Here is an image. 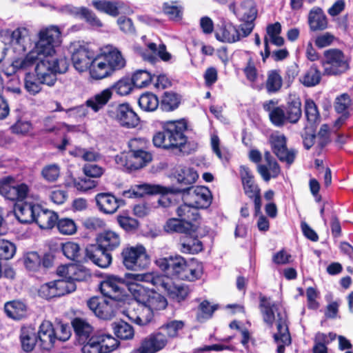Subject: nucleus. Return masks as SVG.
Returning a JSON list of instances; mask_svg holds the SVG:
<instances>
[{
    "label": "nucleus",
    "instance_id": "f257e3e1",
    "mask_svg": "<svg viewBox=\"0 0 353 353\" xmlns=\"http://www.w3.org/2000/svg\"><path fill=\"white\" fill-rule=\"evenodd\" d=\"M61 32L57 26L42 28L38 32V41L34 48L26 54H17L12 58L8 70L10 74L27 72L39 59L41 54H50L54 46L61 43Z\"/></svg>",
    "mask_w": 353,
    "mask_h": 353
},
{
    "label": "nucleus",
    "instance_id": "f03ea898",
    "mask_svg": "<svg viewBox=\"0 0 353 353\" xmlns=\"http://www.w3.org/2000/svg\"><path fill=\"white\" fill-rule=\"evenodd\" d=\"M72 324L79 341L84 343L82 353H110L119 345L118 341L110 334L97 333L90 336L93 327L85 319L75 318Z\"/></svg>",
    "mask_w": 353,
    "mask_h": 353
},
{
    "label": "nucleus",
    "instance_id": "7ed1b4c3",
    "mask_svg": "<svg viewBox=\"0 0 353 353\" xmlns=\"http://www.w3.org/2000/svg\"><path fill=\"white\" fill-rule=\"evenodd\" d=\"M259 308L264 323L272 327L276 321L275 313L277 314V332L274 334V339L277 344V352L283 353L285 346L291 343V338L286 323V315L281 311V305L270 298L263 295L259 296Z\"/></svg>",
    "mask_w": 353,
    "mask_h": 353
},
{
    "label": "nucleus",
    "instance_id": "20e7f679",
    "mask_svg": "<svg viewBox=\"0 0 353 353\" xmlns=\"http://www.w3.org/2000/svg\"><path fill=\"white\" fill-rule=\"evenodd\" d=\"M162 130L156 132L152 138L153 144L157 148L165 150L179 149L182 152H186L190 143L184 132L187 123L183 119L168 121L162 123Z\"/></svg>",
    "mask_w": 353,
    "mask_h": 353
},
{
    "label": "nucleus",
    "instance_id": "39448f33",
    "mask_svg": "<svg viewBox=\"0 0 353 353\" xmlns=\"http://www.w3.org/2000/svg\"><path fill=\"white\" fill-rule=\"evenodd\" d=\"M60 43L54 46L53 52L50 54H41L43 58L36 63L34 72L43 81L45 85L52 86L57 81V73H64L68 68V60L63 57H58L56 54V47Z\"/></svg>",
    "mask_w": 353,
    "mask_h": 353
},
{
    "label": "nucleus",
    "instance_id": "423d86ee",
    "mask_svg": "<svg viewBox=\"0 0 353 353\" xmlns=\"http://www.w3.org/2000/svg\"><path fill=\"white\" fill-rule=\"evenodd\" d=\"M133 87L134 85L130 78H121L110 88H105L90 97L86 101V105L94 112H97L108 103L112 98L113 92H115L120 96H125L132 92Z\"/></svg>",
    "mask_w": 353,
    "mask_h": 353
},
{
    "label": "nucleus",
    "instance_id": "0eeeda50",
    "mask_svg": "<svg viewBox=\"0 0 353 353\" xmlns=\"http://www.w3.org/2000/svg\"><path fill=\"white\" fill-rule=\"evenodd\" d=\"M181 189L174 188H165L159 185H150L143 183L134 186L132 190L125 191L123 195L126 197H141L144 194H161L158 199V204L163 208L169 207L172 201L168 193H181Z\"/></svg>",
    "mask_w": 353,
    "mask_h": 353
},
{
    "label": "nucleus",
    "instance_id": "6e6552de",
    "mask_svg": "<svg viewBox=\"0 0 353 353\" xmlns=\"http://www.w3.org/2000/svg\"><path fill=\"white\" fill-rule=\"evenodd\" d=\"M228 9L242 22L241 26L246 34H250L254 28V21L257 16V9L252 0H243L239 5L235 2L229 4Z\"/></svg>",
    "mask_w": 353,
    "mask_h": 353
},
{
    "label": "nucleus",
    "instance_id": "1a4fd4ad",
    "mask_svg": "<svg viewBox=\"0 0 353 353\" xmlns=\"http://www.w3.org/2000/svg\"><path fill=\"white\" fill-rule=\"evenodd\" d=\"M121 254L123 263L128 270H139L144 269L150 263L145 248L141 245L126 248L123 250Z\"/></svg>",
    "mask_w": 353,
    "mask_h": 353
},
{
    "label": "nucleus",
    "instance_id": "9d476101",
    "mask_svg": "<svg viewBox=\"0 0 353 353\" xmlns=\"http://www.w3.org/2000/svg\"><path fill=\"white\" fill-rule=\"evenodd\" d=\"M324 59L322 65L324 74L326 75H336L345 72L348 68L347 59L343 52L339 49H329L323 53Z\"/></svg>",
    "mask_w": 353,
    "mask_h": 353
},
{
    "label": "nucleus",
    "instance_id": "9b49d317",
    "mask_svg": "<svg viewBox=\"0 0 353 353\" xmlns=\"http://www.w3.org/2000/svg\"><path fill=\"white\" fill-rule=\"evenodd\" d=\"M166 278L167 277H165V276L161 275L157 272L125 274V279L127 284L128 285V289L133 295L134 289H140L142 292L145 291L139 283H144L150 285L159 290H161Z\"/></svg>",
    "mask_w": 353,
    "mask_h": 353
},
{
    "label": "nucleus",
    "instance_id": "f8f14e48",
    "mask_svg": "<svg viewBox=\"0 0 353 353\" xmlns=\"http://www.w3.org/2000/svg\"><path fill=\"white\" fill-rule=\"evenodd\" d=\"M88 307L99 319H112L121 306V303L105 297H92L87 302Z\"/></svg>",
    "mask_w": 353,
    "mask_h": 353
},
{
    "label": "nucleus",
    "instance_id": "ddd939ff",
    "mask_svg": "<svg viewBox=\"0 0 353 353\" xmlns=\"http://www.w3.org/2000/svg\"><path fill=\"white\" fill-rule=\"evenodd\" d=\"M182 198L199 208H207L211 203L212 196L210 190L205 186L188 187L181 189Z\"/></svg>",
    "mask_w": 353,
    "mask_h": 353
},
{
    "label": "nucleus",
    "instance_id": "4468645a",
    "mask_svg": "<svg viewBox=\"0 0 353 353\" xmlns=\"http://www.w3.org/2000/svg\"><path fill=\"white\" fill-rule=\"evenodd\" d=\"M75 290L76 285L72 282L64 279H58L41 285L38 290V294L40 297L48 300L64 296L74 292Z\"/></svg>",
    "mask_w": 353,
    "mask_h": 353
},
{
    "label": "nucleus",
    "instance_id": "2eb2a0df",
    "mask_svg": "<svg viewBox=\"0 0 353 353\" xmlns=\"http://www.w3.org/2000/svg\"><path fill=\"white\" fill-rule=\"evenodd\" d=\"M156 264L165 272L167 278L170 276L179 279H181V274L187 265L185 260L179 255L159 259Z\"/></svg>",
    "mask_w": 353,
    "mask_h": 353
},
{
    "label": "nucleus",
    "instance_id": "dca6fc26",
    "mask_svg": "<svg viewBox=\"0 0 353 353\" xmlns=\"http://www.w3.org/2000/svg\"><path fill=\"white\" fill-rule=\"evenodd\" d=\"M7 33L9 44L14 53L23 54L31 46L30 31L26 28L19 27Z\"/></svg>",
    "mask_w": 353,
    "mask_h": 353
},
{
    "label": "nucleus",
    "instance_id": "f3484780",
    "mask_svg": "<svg viewBox=\"0 0 353 353\" xmlns=\"http://www.w3.org/2000/svg\"><path fill=\"white\" fill-rule=\"evenodd\" d=\"M94 52L87 46L75 44L72 54V61L74 68L80 72L90 69Z\"/></svg>",
    "mask_w": 353,
    "mask_h": 353
},
{
    "label": "nucleus",
    "instance_id": "a211bd4d",
    "mask_svg": "<svg viewBox=\"0 0 353 353\" xmlns=\"http://www.w3.org/2000/svg\"><path fill=\"white\" fill-rule=\"evenodd\" d=\"M270 143L275 155L282 162L291 165L295 159L296 152L288 150L286 145V138L283 134H272L270 137Z\"/></svg>",
    "mask_w": 353,
    "mask_h": 353
},
{
    "label": "nucleus",
    "instance_id": "6ab92c4d",
    "mask_svg": "<svg viewBox=\"0 0 353 353\" xmlns=\"http://www.w3.org/2000/svg\"><path fill=\"white\" fill-rule=\"evenodd\" d=\"M123 283L117 276H109L100 285V290L105 298L121 303L125 299Z\"/></svg>",
    "mask_w": 353,
    "mask_h": 353
},
{
    "label": "nucleus",
    "instance_id": "aec40b11",
    "mask_svg": "<svg viewBox=\"0 0 353 353\" xmlns=\"http://www.w3.org/2000/svg\"><path fill=\"white\" fill-rule=\"evenodd\" d=\"M134 297L136 302L145 304L154 313L165 309L167 306L166 299L153 290L142 292L140 289H134Z\"/></svg>",
    "mask_w": 353,
    "mask_h": 353
},
{
    "label": "nucleus",
    "instance_id": "412c9836",
    "mask_svg": "<svg viewBox=\"0 0 353 353\" xmlns=\"http://www.w3.org/2000/svg\"><path fill=\"white\" fill-rule=\"evenodd\" d=\"M249 34L244 32L243 28L241 25L234 26L231 23L222 24L215 32L217 40L229 43L239 41Z\"/></svg>",
    "mask_w": 353,
    "mask_h": 353
},
{
    "label": "nucleus",
    "instance_id": "4be33fe9",
    "mask_svg": "<svg viewBox=\"0 0 353 353\" xmlns=\"http://www.w3.org/2000/svg\"><path fill=\"white\" fill-rule=\"evenodd\" d=\"M57 274L61 279L72 282L81 281L90 277V274L88 269L80 264H69L58 267Z\"/></svg>",
    "mask_w": 353,
    "mask_h": 353
},
{
    "label": "nucleus",
    "instance_id": "5701e85b",
    "mask_svg": "<svg viewBox=\"0 0 353 353\" xmlns=\"http://www.w3.org/2000/svg\"><path fill=\"white\" fill-rule=\"evenodd\" d=\"M113 114L114 119L123 127L133 128L139 123V117L128 103L117 105Z\"/></svg>",
    "mask_w": 353,
    "mask_h": 353
},
{
    "label": "nucleus",
    "instance_id": "b1692460",
    "mask_svg": "<svg viewBox=\"0 0 353 353\" xmlns=\"http://www.w3.org/2000/svg\"><path fill=\"white\" fill-rule=\"evenodd\" d=\"M118 159L124 161L123 163L124 168L128 171L137 170L145 166L152 159V154L148 150L139 151L137 152L128 153L125 157V159H123V157H117V161Z\"/></svg>",
    "mask_w": 353,
    "mask_h": 353
},
{
    "label": "nucleus",
    "instance_id": "393cba45",
    "mask_svg": "<svg viewBox=\"0 0 353 353\" xmlns=\"http://www.w3.org/2000/svg\"><path fill=\"white\" fill-rule=\"evenodd\" d=\"M23 263L29 271L37 272L50 268L53 263V256L50 254L41 256L37 252H30L24 255Z\"/></svg>",
    "mask_w": 353,
    "mask_h": 353
},
{
    "label": "nucleus",
    "instance_id": "a878e982",
    "mask_svg": "<svg viewBox=\"0 0 353 353\" xmlns=\"http://www.w3.org/2000/svg\"><path fill=\"white\" fill-rule=\"evenodd\" d=\"M281 25L279 22L269 24L266 27V34L264 37L265 52H261L263 60L265 61L271 54L269 43L276 46H282L284 44V39L280 36Z\"/></svg>",
    "mask_w": 353,
    "mask_h": 353
},
{
    "label": "nucleus",
    "instance_id": "bb28decb",
    "mask_svg": "<svg viewBox=\"0 0 353 353\" xmlns=\"http://www.w3.org/2000/svg\"><path fill=\"white\" fill-rule=\"evenodd\" d=\"M137 303V307H134L133 310H125L123 313L128 319L139 325H145L150 323L154 317V312L145 304Z\"/></svg>",
    "mask_w": 353,
    "mask_h": 353
},
{
    "label": "nucleus",
    "instance_id": "cd10ccee",
    "mask_svg": "<svg viewBox=\"0 0 353 353\" xmlns=\"http://www.w3.org/2000/svg\"><path fill=\"white\" fill-rule=\"evenodd\" d=\"M41 348L50 350L56 341L55 330L52 324L48 321H44L39 326L37 335Z\"/></svg>",
    "mask_w": 353,
    "mask_h": 353
},
{
    "label": "nucleus",
    "instance_id": "c85d7f7f",
    "mask_svg": "<svg viewBox=\"0 0 353 353\" xmlns=\"http://www.w3.org/2000/svg\"><path fill=\"white\" fill-rule=\"evenodd\" d=\"M101 54L112 72L119 70L125 65V60L121 52L112 46H105Z\"/></svg>",
    "mask_w": 353,
    "mask_h": 353
},
{
    "label": "nucleus",
    "instance_id": "c756f323",
    "mask_svg": "<svg viewBox=\"0 0 353 353\" xmlns=\"http://www.w3.org/2000/svg\"><path fill=\"white\" fill-rule=\"evenodd\" d=\"M86 256L97 266L105 268L112 263V255L97 245H91L86 249Z\"/></svg>",
    "mask_w": 353,
    "mask_h": 353
},
{
    "label": "nucleus",
    "instance_id": "7c9ffc66",
    "mask_svg": "<svg viewBox=\"0 0 353 353\" xmlns=\"http://www.w3.org/2000/svg\"><path fill=\"white\" fill-rule=\"evenodd\" d=\"M264 158L267 165L259 164L257 168L263 180L268 181L271 178H276L279 174L281 170L279 164L269 151L265 152Z\"/></svg>",
    "mask_w": 353,
    "mask_h": 353
},
{
    "label": "nucleus",
    "instance_id": "2f4dec72",
    "mask_svg": "<svg viewBox=\"0 0 353 353\" xmlns=\"http://www.w3.org/2000/svg\"><path fill=\"white\" fill-rule=\"evenodd\" d=\"M95 201L99 210L107 214L114 213L120 205L119 200L110 193H99Z\"/></svg>",
    "mask_w": 353,
    "mask_h": 353
},
{
    "label": "nucleus",
    "instance_id": "473e14b6",
    "mask_svg": "<svg viewBox=\"0 0 353 353\" xmlns=\"http://www.w3.org/2000/svg\"><path fill=\"white\" fill-rule=\"evenodd\" d=\"M148 50L142 53V57L144 60L154 63L159 57L164 61L170 60L172 56L166 51V47L164 44H161L157 47L154 43H149L147 44Z\"/></svg>",
    "mask_w": 353,
    "mask_h": 353
},
{
    "label": "nucleus",
    "instance_id": "72a5a7b5",
    "mask_svg": "<svg viewBox=\"0 0 353 353\" xmlns=\"http://www.w3.org/2000/svg\"><path fill=\"white\" fill-rule=\"evenodd\" d=\"M89 71L90 77L97 80L108 77L113 72L101 54L94 56Z\"/></svg>",
    "mask_w": 353,
    "mask_h": 353
},
{
    "label": "nucleus",
    "instance_id": "f704fd0d",
    "mask_svg": "<svg viewBox=\"0 0 353 353\" xmlns=\"http://www.w3.org/2000/svg\"><path fill=\"white\" fill-rule=\"evenodd\" d=\"M97 246L105 250L112 251L117 248L121 243L120 236L113 230H105L97 237Z\"/></svg>",
    "mask_w": 353,
    "mask_h": 353
},
{
    "label": "nucleus",
    "instance_id": "c9c22d12",
    "mask_svg": "<svg viewBox=\"0 0 353 353\" xmlns=\"http://www.w3.org/2000/svg\"><path fill=\"white\" fill-rule=\"evenodd\" d=\"M14 179L4 184V195L8 199L11 201H22L25 199L29 192V187L26 183H20L13 185Z\"/></svg>",
    "mask_w": 353,
    "mask_h": 353
},
{
    "label": "nucleus",
    "instance_id": "e433bc0d",
    "mask_svg": "<svg viewBox=\"0 0 353 353\" xmlns=\"http://www.w3.org/2000/svg\"><path fill=\"white\" fill-rule=\"evenodd\" d=\"M38 204L32 203H23L17 204L14 207V214L19 222L22 223H30L34 222L37 210L36 206Z\"/></svg>",
    "mask_w": 353,
    "mask_h": 353
},
{
    "label": "nucleus",
    "instance_id": "4c0bfd02",
    "mask_svg": "<svg viewBox=\"0 0 353 353\" xmlns=\"http://www.w3.org/2000/svg\"><path fill=\"white\" fill-rule=\"evenodd\" d=\"M37 212L34 222H35L41 229L52 228L58 219V216L52 211L43 209L41 205L36 206Z\"/></svg>",
    "mask_w": 353,
    "mask_h": 353
},
{
    "label": "nucleus",
    "instance_id": "58836bf2",
    "mask_svg": "<svg viewBox=\"0 0 353 353\" xmlns=\"http://www.w3.org/2000/svg\"><path fill=\"white\" fill-rule=\"evenodd\" d=\"M240 174L245 194L250 198L261 193L259 186L256 184L254 176L250 169L245 166H241Z\"/></svg>",
    "mask_w": 353,
    "mask_h": 353
},
{
    "label": "nucleus",
    "instance_id": "ea45409f",
    "mask_svg": "<svg viewBox=\"0 0 353 353\" xmlns=\"http://www.w3.org/2000/svg\"><path fill=\"white\" fill-rule=\"evenodd\" d=\"M161 290L167 292L170 298L178 302L185 300L189 294V289L187 286L176 285L170 278H166Z\"/></svg>",
    "mask_w": 353,
    "mask_h": 353
},
{
    "label": "nucleus",
    "instance_id": "a19ab883",
    "mask_svg": "<svg viewBox=\"0 0 353 353\" xmlns=\"http://www.w3.org/2000/svg\"><path fill=\"white\" fill-rule=\"evenodd\" d=\"M197 225L194 223L185 222L181 219L172 218L169 219L165 225L168 232H179L191 234L196 230Z\"/></svg>",
    "mask_w": 353,
    "mask_h": 353
},
{
    "label": "nucleus",
    "instance_id": "79ce46f5",
    "mask_svg": "<svg viewBox=\"0 0 353 353\" xmlns=\"http://www.w3.org/2000/svg\"><path fill=\"white\" fill-rule=\"evenodd\" d=\"M308 23L313 31L323 30L327 28V18L321 8L314 7L310 11Z\"/></svg>",
    "mask_w": 353,
    "mask_h": 353
},
{
    "label": "nucleus",
    "instance_id": "37998d69",
    "mask_svg": "<svg viewBox=\"0 0 353 353\" xmlns=\"http://www.w3.org/2000/svg\"><path fill=\"white\" fill-rule=\"evenodd\" d=\"M4 310L8 317L14 320H21L28 316V307L20 301L7 302Z\"/></svg>",
    "mask_w": 353,
    "mask_h": 353
},
{
    "label": "nucleus",
    "instance_id": "c03bdc74",
    "mask_svg": "<svg viewBox=\"0 0 353 353\" xmlns=\"http://www.w3.org/2000/svg\"><path fill=\"white\" fill-rule=\"evenodd\" d=\"M92 5L101 12L117 17L119 14L120 10L124 6V3L120 1L96 0L92 1Z\"/></svg>",
    "mask_w": 353,
    "mask_h": 353
},
{
    "label": "nucleus",
    "instance_id": "a18cd8bd",
    "mask_svg": "<svg viewBox=\"0 0 353 353\" xmlns=\"http://www.w3.org/2000/svg\"><path fill=\"white\" fill-rule=\"evenodd\" d=\"M185 322L181 320H170L163 323L159 329L167 340L174 339L180 336V332L185 327Z\"/></svg>",
    "mask_w": 353,
    "mask_h": 353
},
{
    "label": "nucleus",
    "instance_id": "49530a36",
    "mask_svg": "<svg viewBox=\"0 0 353 353\" xmlns=\"http://www.w3.org/2000/svg\"><path fill=\"white\" fill-rule=\"evenodd\" d=\"M301 102L299 97L296 95L290 96L288 101V107L285 116L288 121L296 123L301 116Z\"/></svg>",
    "mask_w": 353,
    "mask_h": 353
},
{
    "label": "nucleus",
    "instance_id": "de8ad7c7",
    "mask_svg": "<svg viewBox=\"0 0 353 353\" xmlns=\"http://www.w3.org/2000/svg\"><path fill=\"white\" fill-rule=\"evenodd\" d=\"M321 80V72L315 64H312L299 77V81L305 87L311 88L318 85Z\"/></svg>",
    "mask_w": 353,
    "mask_h": 353
},
{
    "label": "nucleus",
    "instance_id": "09e8293b",
    "mask_svg": "<svg viewBox=\"0 0 353 353\" xmlns=\"http://www.w3.org/2000/svg\"><path fill=\"white\" fill-rule=\"evenodd\" d=\"M24 88L31 95H36L42 90L44 81L34 72H26L23 79Z\"/></svg>",
    "mask_w": 353,
    "mask_h": 353
},
{
    "label": "nucleus",
    "instance_id": "8fccbe9b",
    "mask_svg": "<svg viewBox=\"0 0 353 353\" xmlns=\"http://www.w3.org/2000/svg\"><path fill=\"white\" fill-rule=\"evenodd\" d=\"M178 216L185 222L193 223L199 218L198 209L189 202L179 205L176 210Z\"/></svg>",
    "mask_w": 353,
    "mask_h": 353
},
{
    "label": "nucleus",
    "instance_id": "3c124183",
    "mask_svg": "<svg viewBox=\"0 0 353 353\" xmlns=\"http://www.w3.org/2000/svg\"><path fill=\"white\" fill-rule=\"evenodd\" d=\"M203 265L198 261H192L187 263L183 273L181 274V280L194 281L200 279L203 274Z\"/></svg>",
    "mask_w": 353,
    "mask_h": 353
},
{
    "label": "nucleus",
    "instance_id": "603ef678",
    "mask_svg": "<svg viewBox=\"0 0 353 353\" xmlns=\"http://www.w3.org/2000/svg\"><path fill=\"white\" fill-rule=\"evenodd\" d=\"M20 338L22 347L26 352L32 351L36 343L39 344V340L35 332L30 327L21 329Z\"/></svg>",
    "mask_w": 353,
    "mask_h": 353
},
{
    "label": "nucleus",
    "instance_id": "864d4df0",
    "mask_svg": "<svg viewBox=\"0 0 353 353\" xmlns=\"http://www.w3.org/2000/svg\"><path fill=\"white\" fill-rule=\"evenodd\" d=\"M185 236L181 244V251L185 254H196L203 250V244L200 240L192 236Z\"/></svg>",
    "mask_w": 353,
    "mask_h": 353
},
{
    "label": "nucleus",
    "instance_id": "5fc2aeb1",
    "mask_svg": "<svg viewBox=\"0 0 353 353\" xmlns=\"http://www.w3.org/2000/svg\"><path fill=\"white\" fill-rule=\"evenodd\" d=\"M112 330L117 338L129 340L133 338L134 331L132 325L123 321H119L112 324Z\"/></svg>",
    "mask_w": 353,
    "mask_h": 353
},
{
    "label": "nucleus",
    "instance_id": "6e6d98bb",
    "mask_svg": "<svg viewBox=\"0 0 353 353\" xmlns=\"http://www.w3.org/2000/svg\"><path fill=\"white\" fill-rule=\"evenodd\" d=\"M138 103L139 107L145 112L154 111L159 105L157 97L151 92L142 94L139 99Z\"/></svg>",
    "mask_w": 353,
    "mask_h": 353
},
{
    "label": "nucleus",
    "instance_id": "4d7b16f0",
    "mask_svg": "<svg viewBox=\"0 0 353 353\" xmlns=\"http://www.w3.org/2000/svg\"><path fill=\"white\" fill-rule=\"evenodd\" d=\"M197 172L192 168L182 167L179 168L176 172V178L179 183L184 185H191L198 179Z\"/></svg>",
    "mask_w": 353,
    "mask_h": 353
},
{
    "label": "nucleus",
    "instance_id": "13d9d810",
    "mask_svg": "<svg viewBox=\"0 0 353 353\" xmlns=\"http://www.w3.org/2000/svg\"><path fill=\"white\" fill-rule=\"evenodd\" d=\"M283 85V79L277 70H270L268 73L265 88L268 93L279 92Z\"/></svg>",
    "mask_w": 353,
    "mask_h": 353
},
{
    "label": "nucleus",
    "instance_id": "bf43d9fd",
    "mask_svg": "<svg viewBox=\"0 0 353 353\" xmlns=\"http://www.w3.org/2000/svg\"><path fill=\"white\" fill-rule=\"evenodd\" d=\"M180 97L174 92H166L164 93L161 101L159 103L163 111L171 112L179 107Z\"/></svg>",
    "mask_w": 353,
    "mask_h": 353
},
{
    "label": "nucleus",
    "instance_id": "052dcab7",
    "mask_svg": "<svg viewBox=\"0 0 353 353\" xmlns=\"http://www.w3.org/2000/svg\"><path fill=\"white\" fill-rule=\"evenodd\" d=\"M41 174L47 182H56L61 174L60 166L57 163L46 165L42 168Z\"/></svg>",
    "mask_w": 353,
    "mask_h": 353
},
{
    "label": "nucleus",
    "instance_id": "680f3d73",
    "mask_svg": "<svg viewBox=\"0 0 353 353\" xmlns=\"http://www.w3.org/2000/svg\"><path fill=\"white\" fill-rule=\"evenodd\" d=\"M152 76L150 73L144 70L136 71L130 79L133 85L139 88L146 87L152 81Z\"/></svg>",
    "mask_w": 353,
    "mask_h": 353
},
{
    "label": "nucleus",
    "instance_id": "e2e57ef3",
    "mask_svg": "<svg viewBox=\"0 0 353 353\" xmlns=\"http://www.w3.org/2000/svg\"><path fill=\"white\" fill-rule=\"evenodd\" d=\"M63 254L72 261H80L81 249L79 245L74 242L68 241L61 245Z\"/></svg>",
    "mask_w": 353,
    "mask_h": 353
},
{
    "label": "nucleus",
    "instance_id": "0e129e2a",
    "mask_svg": "<svg viewBox=\"0 0 353 353\" xmlns=\"http://www.w3.org/2000/svg\"><path fill=\"white\" fill-rule=\"evenodd\" d=\"M304 108L305 117L309 123L313 124L319 121L320 114L317 105L312 99H306Z\"/></svg>",
    "mask_w": 353,
    "mask_h": 353
},
{
    "label": "nucleus",
    "instance_id": "69168bd1",
    "mask_svg": "<svg viewBox=\"0 0 353 353\" xmlns=\"http://www.w3.org/2000/svg\"><path fill=\"white\" fill-rule=\"evenodd\" d=\"M216 308L209 301L205 300L201 302L198 307L196 319L202 322L212 317Z\"/></svg>",
    "mask_w": 353,
    "mask_h": 353
},
{
    "label": "nucleus",
    "instance_id": "338daca9",
    "mask_svg": "<svg viewBox=\"0 0 353 353\" xmlns=\"http://www.w3.org/2000/svg\"><path fill=\"white\" fill-rule=\"evenodd\" d=\"M57 226L59 232L64 235H72L77 231V225L71 219H61L57 221Z\"/></svg>",
    "mask_w": 353,
    "mask_h": 353
},
{
    "label": "nucleus",
    "instance_id": "774afa93",
    "mask_svg": "<svg viewBox=\"0 0 353 353\" xmlns=\"http://www.w3.org/2000/svg\"><path fill=\"white\" fill-rule=\"evenodd\" d=\"M32 129V125L30 121L24 119H18L13 125L10 127V130L13 134L25 135L29 133Z\"/></svg>",
    "mask_w": 353,
    "mask_h": 353
}]
</instances>
